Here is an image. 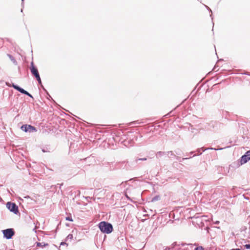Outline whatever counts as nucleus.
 I'll return each mask as SVG.
<instances>
[{
	"instance_id": "obj_25",
	"label": "nucleus",
	"mask_w": 250,
	"mask_h": 250,
	"mask_svg": "<svg viewBox=\"0 0 250 250\" xmlns=\"http://www.w3.org/2000/svg\"><path fill=\"white\" fill-rule=\"evenodd\" d=\"M194 250H203V248L202 247H198L196 248Z\"/></svg>"
},
{
	"instance_id": "obj_9",
	"label": "nucleus",
	"mask_w": 250,
	"mask_h": 250,
	"mask_svg": "<svg viewBox=\"0 0 250 250\" xmlns=\"http://www.w3.org/2000/svg\"><path fill=\"white\" fill-rule=\"evenodd\" d=\"M18 97H16V96L15 95L14 96V99H13V101H11L10 102L11 105H13V111H18L17 107L19 106V104H18L19 103L18 102Z\"/></svg>"
},
{
	"instance_id": "obj_34",
	"label": "nucleus",
	"mask_w": 250,
	"mask_h": 250,
	"mask_svg": "<svg viewBox=\"0 0 250 250\" xmlns=\"http://www.w3.org/2000/svg\"><path fill=\"white\" fill-rule=\"evenodd\" d=\"M21 1H24V0H21Z\"/></svg>"
},
{
	"instance_id": "obj_2",
	"label": "nucleus",
	"mask_w": 250,
	"mask_h": 250,
	"mask_svg": "<svg viewBox=\"0 0 250 250\" xmlns=\"http://www.w3.org/2000/svg\"><path fill=\"white\" fill-rule=\"evenodd\" d=\"M99 228L102 232L107 234L111 233L113 230L112 225L104 221L99 224Z\"/></svg>"
},
{
	"instance_id": "obj_7",
	"label": "nucleus",
	"mask_w": 250,
	"mask_h": 250,
	"mask_svg": "<svg viewBox=\"0 0 250 250\" xmlns=\"http://www.w3.org/2000/svg\"><path fill=\"white\" fill-rule=\"evenodd\" d=\"M30 70L31 75L35 78L40 76L38 69L37 66L35 65L33 62H31L30 63Z\"/></svg>"
},
{
	"instance_id": "obj_24",
	"label": "nucleus",
	"mask_w": 250,
	"mask_h": 250,
	"mask_svg": "<svg viewBox=\"0 0 250 250\" xmlns=\"http://www.w3.org/2000/svg\"><path fill=\"white\" fill-rule=\"evenodd\" d=\"M64 245H66V246H68V244H67L66 242H62L60 244V246H64Z\"/></svg>"
},
{
	"instance_id": "obj_14",
	"label": "nucleus",
	"mask_w": 250,
	"mask_h": 250,
	"mask_svg": "<svg viewBox=\"0 0 250 250\" xmlns=\"http://www.w3.org/2000/svg\"><path fill=\"white\" fill-rule=\"evenodd\" d=\"M35 79L37 81L39 84H42V82L41 78L40 77V75L38 76V77H35Z\"/></svg>"
},
{
	"instance_id": "obj_27",
	"label": "nucleus",
	"mask_w": 250,
	"mask_h": 250,
	"mask_svg": "<svg viewBox=\"0 0 250 250\" xmlns=\"http://www.w3.org/2000/svg\"><path fill=\"white\" fill-rule=\"evenodd\" d=\"M156 200V198H153V199H152V201H155V200Z\"/></svg>"
},
{
	"instance_id": "obj_1",
	"label": "nucleus",
	"mask_w": 250,
	"mask_h": 250,
	"mask_svg": "<svg viewBox=\"0 0 250 250\" xmlns=\"http://www.w3.org/2000/svg\"><path fill=\"white\" fill-rule=\"evenodd\" d=\"M69 131L72 135L71 137L69 154L73 159L76 160L78 157V138L75 133H77V129L75 130L74 128H72V130H69Z\"/></svg>"
},
{
	"instance_id": "obj_19",
	"label": "nucleus",
	"mask_w": 250,
	"mask_h": 250,
	"mask_svg": "<svg viewBox=\"0 0 250 250\" xmlns=\"http://www.w3.org/2000/svg\"><path fill=\"white\" fill-rule=\"evenodd\" d=\"M42 151L43 152H50V150L48 149L46 147H44L42 149Z\"/></svg>"
},
{
	"instance_id": "obj_31",
	"label": "nucleus",
	"mask_w": 250,
	"mask_h": 250,
	"mask_svg": "<svg viewBox=\"0 0 250 250\" xmlns=\"http://www.w3.org/2000/svg\"><path fill=\"white\" fill-rule=\"evenodd\" d=\"M21 12H22V11H23L22 9H21Z\"/></svg>"
},
{
	"instance_id": "obj_6",
	"label": "nucleus",
	"mask_w": 250,
	"mask_h": 250,
	"mask_svg": "<svg viewBox=\"0 0 250 250\" xmlns=\"http://www.w3.org/2000/svg\"><path fill=\"white\" fill-rule=\"evenodd\" d=\"M21 128L25 132L33 133L37 131L36 127L28 124L23 125Z\"/></svg>"
},
{
	"instance_id": "obj_30",
	"label": "nucleus",
	"mask_w": 250,
	"mask_h": 250,
	"mask_svg": "<svg viewBox=\"0 0 250 250\" xmlns=\"http://www.w3.org/2000/svg\"><path fill=\"white\" fill-rule=\"evenodd\" d=\"M188 159L187 158H183V159L185 160V159Z\"/></svg>"
},
{
	"instance_id": "obj_28",
	"label": "nucleus",
	"mask_w": 250,
	"mask_h": 250,
	"mask_svg": "<svg viewBox=\"0 0 250 250\" xmlns=\"http://www.w3.org/2000/svg\"><path fill=\"white\" fill-rule=\"evenodd\" d=\"M206 7L208 9H209V10H210V11H211V10L209 8V7H208V6H206Z\"/></svg>"
},
{
	"instance_id": "obj_4",
	"label": "nucleus",
	"mask_w": 250,
	"mask_h": 250,
	"mask_svg": "<svg viewBox=\"0 0 250 250\" xmlns=\"http://www.w3.org/2000/svg\"><path fill=\"white\" fill-rule=\"evenodd\" d=\"M1 232L3 235V238L7 240L11 239L15 234L14 229L13 228H9L2 230Z\"/></svg>"
},
{
	"instance_id": "obj_20",
	"label": "nucleus",
	"mask_w": 250,
	"mask_h": 250,
	"mask_svg": "<svg viewBox=\"0 0 250 250\" xmlns=\"http://www.w3.org/2000/svg\"><path fill=\"white\" fill-rule=\"evenodd\" d=\"M166 153H167V154L170 155V156H175L174 154L173 153V152L172 151L166 152Z\"/></svg>"
},
{
	"instance_id": "obj_35",
	"label": "nucleus",
	"mask_w": 250,
	"mask_h": 250,
	"mask_svg": "<svg viewBox=\"0 0 250 250\" xmlns=\"http://www.w3.org/2000/svg\"><path fill=\"white\" fill-rule=\"evenodd\" d=\"M1 186H2V185H0V187H1Z\"/></svg>"
},
{
	"instance_id": "obj_10",
	"label": "nucleus",
	"mask_w": 250,
	"mask_h": 250,
	"mask_svg": "<svg viewBox=\"0 0 250 250\" xmlns=\"http://www.w3.org/2000/svg\"><path fill=\"white\" fill-rule=\"evenodd\" d=\"M77 229H73L72 230V234H69L65 238V241H67L68 240H71L73 239V235L75 234V233L76 232V237H75V238H76V236H77Z\"/></svg>"
},
{
	"instance_id": "obj_11",
	"label": "nucleus",
	"mask_w": 250,
	"mask_h": 250,
	"mask_svg": "<svg viewBox=\"0 0 250 250\" xmlns=\"http://www.w3.org/2000/svg\"><path fill=\"white\" fill-rule=\"evenodd\" d=\"M7 55L15 65H17L18 62L17 61L12 55L10 54H7Z\"/></svg>"
},
{
	"instance_id": "obj_5",
	"label": "nucleus",
	"mask_w": 250,
	"mask_h": 250,
	"mask_svg": "<svg viewBox=\"0 0 250 250\" xmlns=\"http://www.w3.org/2000/svg\"><path fill=\"white\" fill-rule=\"evenodd\" d=\"M6 206V208L10 211L15 214H17L19 213L18 206L15 203L8 202H7Z\"/></svg>"
},
{
	"instance_id": "obj_22",
	"label": "nucleus",
	"mask_w": 250,
	"mask_h": 250,
	"mask_svg": "<svg viewBox=\"0 0 250 250\" xmlns=\"http://www.w3.org/2000/svg\"><path fill=\"white\" fill-rule=\"evenodd\" d=\"M66 220L69 221H73V219L71 217L67 216L66 217Z\"/></svg>"
},
{
	"instance_id": "obj_18",
	"label": "nucleus",
	"mask_w": 250,
	"mask_h": 250,
	"mask_svg": "<svg viewBox=\"0 0 250 250\" xmlns=\"http://www.w3.org/2000/svg\"><path fill=\"white\" fill-rule=\"evenodd\" d=\"M147 159L146 158H136L135 159V162L136 163L138 161H146Z\"/></svg>"
},
{
	"instance_id": "obj_3",
	"label": "nucleus",
	"mask_w": 250,
	"mask_h": 250,
	"mask_svg": "<svg viewBox=\"0 0 250 250\" xmlns=\"http://www.w3.org/2000/svg\"><path fill=\"white\" fill-rule=\"evenodd\" d=\"M6 84L9 87H13L15 89L18 91L21 94H24L32 99H34L33 96L30 93H29L27 91L25 90L19 85L16 84L14 83H12L11 85L8 82H6Z\"/></svg>"
},
{
	"instance_id": "obj_33",
	"label": "nucleus",
	"mask_w": 250,
	"mask_h": 250,
	"mask_svg": "<svg viewBox=\"0 0 250 250\" xmlns=\"http://www.w3.org/2000/svg\"><path fill=\"white\" fill-rule=\"evenodd\" d=\"M222 148H220L219 150H221ZM217 150H219V149H218Z\"/></svg>"
},
{
	"instance_id": "obj_16",
	"label": "nucleus",
	"mask_w": 250,
	"mask_h": 250,
	"mask_svg": "<svg viewBox=\"0 0 250 250\" xmlns=\"http://www.w3.org/2000/svg\"><path fill=\"white\" fill-rule=\"evenodd\" d=\"M62 184H58L57 185L52 186H51V188H54V189H56V188H58V187L59 186V188H60V189H61V186L62 185Z\"/></svg>"
},
{
	"instance_id": "obj_32",
	"label": "nucleus",
	"mask_w": 250,
	"mask_h": 250,
	"mask_svg": "<svg viewBox=\"0 0 250 250\" xmlns=\"http://www.w3.org/2000/svg\"><path fill=\"white\" fill-rule=\"evenodd\" d=\"M193 153V152H190V154H192V153Z\"/></svg>"
},
{
	"instance_id": "obj_15",
	"label": "nucleus",
	"mask_w": 250,
	"mask_h": 250,
	"mask_svg": "<svg viewBox=\"0 0 250 250\" xmlns=\"http://www.w3.org/2000/svg\"><path fill=\"white\" fill-rule=\"evenodd\" d=\"M46 94V95H47V98L48 100H52L54 102H55L54 100L53 99V98L51 97V96L50 95V94H49L48 92L47 91L46 92H45Z\"/></svg>"
},
{
	"instance_id": "obj_17",
	"label": "nucleus",
	"mask_w": 250,
	"mask_h": 250,
	"mask_svg": "<svg viewBox=\"0 0 250 250\" xmlns=\"http://www.w3.org/2000/svg\"><path fill=\"white\" fill-rule=\"evenodd\" d=\"M205 150H203V148H198L196 150V151L199 153L200 154H201L202 153V152L204 151Z\"/></svg>"
},
{
	"instance_id": "obj_29",
	"label": "nucleus",
	"mask_w": 250,
	"mask_h": 250,
	"mask_svg": "<svg viewBox=\"0 0 250 250\" xmlns=\"http://www.w3.org/2000/svg\"><path fill=\"white\" fill-rule=\"evenodd\" d=\"M219 223V222L218 221H217L215 224H218Z\"/></svg>"
},
{
	"instance_id": "obj_12",
	"label": "nucleus",
	"mask_w": 250,
	"mask_h": 250,
	"mask_svg": "<svg viewBox=\"0 0 250 250\" xmlns=\"http://www.w3.org/2000/svg\"><path fill=\"white\" fill-rule=\"evenodd\" d=\"M48 245V244L45 243L44 242L40 243V242H36V246L37 247H42L43 248L45 246H47Z\"/></svg>"
},
{
	"instance_id": "obj_23",
	"label": "nucleus",
	"mask_w": 250,
	"mask_h": 250,
	"mask_svg": "<svg viewBox=\"0 0 250 250\" xmlns=\"http://www.w3.org/2000/svg\"><path fill=\"white\" fill-rule=\"evenodd\" d=\"M13 90H12L11 91H8L9 98H10L12 96Z\"/></svg>"
},
{
	"instance_id": "obj_26",
	"label": "nucleus",
	"mask_w": 250,
	"mask_h": 250,
	"mask_svg": "<svg viewBox=\"0 0 250 250\" xmlns=\"http://www.w3.org/2000/svg\"><path fill=\"white\" fill-rule=\"evenodd\" d=\"M245 248L247 249H250V244H246L245 246Z\"/></svg>"
},
{
	"instance_id": "obj_8",
	"label": "nucleus",
	"mask_w": 250,
	"mask_h": 250,
	"mask_svg": "<svg viewBox=\"0 0 250 250\" xmlns=\"http://www.w3.org/2000/svg\"><path fill=\"white\" fill-rule=\"evenodd\" d=\"M250 160V150L248 151L244 155H243L240 160V165H243Z\"/></svg>"
},
{
	"instance_id": "obj_21",
	"label": "nucleus",
	"mask_w": 250,
	"mask_h": 250,
	"mask_svg": "<svg viewBox=\"0 0 250 250\" xmlns=\"http://www.w3.org/2000/svg\"><path fill=\"white\" fill-rule=\"evenodd\" d=\"M40 87L43 89V90L45 92L47 91L46 89L44 88V87L43 86L42 83L41 84H39Z\"/></svg>"
},
{
	"instance_id": "obj_13",
	"label": "nucleus",
	"mask_w": 250,
	"mask_h": 250,
	"mask_svg": "<svg viewBox=\"0 0 250 250\" xmlns=\"http://www.w3.org/2000/svg\"><path fill=\"white\" fill-rule=\"evenodd\" d=\"M166 154H167L166 152L158 151L157 152L156 155L157 157H162V156H164V155H166Z\"/></svg>"
}]
</instances>
